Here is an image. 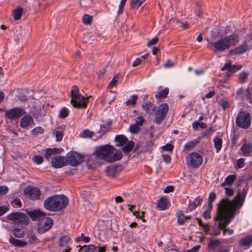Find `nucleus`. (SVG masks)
Wrapping results in <instances>:
<instances>
[{
    "label": "nucleus",
    "mask_w": 252,
    "mask_h": 252,
    "mask_svg": "<svg viewBox=\"0 0 252 252\" xmlns=\"http://www.w3.org/2000/svg\"><path fill=\"white\" fill-rule=\"evenodd\" d=\"M169 89L168 88H163L162 86H160L158 88V92L156 94H168Z\"/></svg>",
    "instance_id": "nucleus-46"
},
{
    "label": "nucleus",
    "mask_w": 252,
    "mask_h": 252,
    "mask_svg": "<svg viewBox=\"0 0 252 252\" xmlns=\"http://www.w3.org/2000/svg\"><path fill=\"white\" fill-rule=\"evenodd\" d=\"M249 75V72L248 71H243L239 74V82L241 83H245L248 78Z\"/></svg>",
    "instance_id": "nucleus-39"
},
{
    "label": "nucleus",
    "mask_w": 252,
    "mask_h": 252,
    "mask_svg": "<svg viewBox=\"0 0 252 252\" xmlns=\"http://www.w3.org/2000/svg\"><path fill=\"white\" fill-rule=\"evenodd\" d=\"M158 41V38L157 36L153 38L152 39L150 40L147 43V46L148 47L151 46L152 45H156Z\"/></svg>",
    "instance_id": "nucleus-56"
},
{
    "label": "nucleus",
    "mask_w": 252,
    "mask_h": 252,
    "mask_svg": "<svg viewBox=\"0 0 252 252\" xmlns=\"http://www.w3.org/2000/svg\"><path fill=\"white\" fill-rule=\"evenodd\" d=\"M117 167L115 166H111L107 167L105 171L107 175L110 177H114L117 174Z\"/></svg>",
    "instance_id": "nucleus-38"
},
{
    "label": "nucleus",
    "mask_w": 252,
    "mask_h": 252,
    "mask_svg": "<svg viewBox=\"0 0 252 252\" xmlns=\"http://www.w3.org/2000/svg\"><path fill=\"white\" fill-rule=\"evenodd\" d=\"M169 110L168 105L166 103L161 104L157 109H155L154 122L157 124H160L166 118Z\"/></svg>",
    "instance_id": "nucleus-6"
},
{
    "label": "nucleus",
    "mask_w": 252,
    "mask_h": 252,
    "mask_svg": "<svg viewBox=\"0 0 252 252\" xmlns=\"http://www.w3.org/2000/svg\"><path fill=\"white\" fill-rule=\"evenodd\" d=\"M61 151H63V150L57 148H47L45 150V157L46 159L49 160L52 158L53 156L56 154L60 153Z\"/></svg>",
    "instance_id": "nucleus-21"
},
{
    "label": "nucleus",
    "mask_w": 252,
    "mask_h": 252,
    "mask_svg": "<svg viewBox=\"0 0 252 252\" xmlns=\"http://www.w3.org/2000/svg\"><path fill=\"white\" fill-rule=\"evenodd\" d=\"M119 78V74H117L116 75H115L113 77L111 81L109 83V87L111 88H113L114 86H115L118 83Z\"/></svg>",
    "instance_id": "nucleus-47"
},
{
    "label": "nucleus",
    "mask_w": 252,
    "mask_h": 252,
    "mask_svg": "<svg viewBox=\"0 0 252 252\" xmlns=\"http://www.w3.org/2000/svg\"><path fill=\"white\" fill-rule=\"evenodd\" d=\"M65 158L63 157H57L53 158L51 163L56 168H60L65 165Z\"/></svg>",
    "instance_id": "nucleus-20"
},
{
    "label": "nucleus",
    "mask_w": 252,
    "mask_h": 252,
    "mask_svg": "<svg viewBox=\"0 0 252 252\" xmlns=\"http://www.w3.org/2000/svg\"><path fill=\"white\" fill-rule=\"evenodd\" d=\"M70 102L74 107L75 108H85L87 105V99L89 97L86 98L83 95H71Z\"/></svg>",
    "instance_id": "nucleus-11"
},
{
    "label": "nucleus",
    "mask_w": 252,
    "mask_h": 252,
    "mask_svg": "<svg viewBox=\"0 0 252 252\" xmlns=\"http://www.w3.org/2000/svg\"><path fill=\"white\" fill-rule=\"evenodd\" d=\"M167 200L165 198H161L158 201V206L160 210H164L167 208Z\"/></svg>",
    "instance_id": "nucleus-37"
},
{
    "label": "nucleus",
    "mask_w": 252,
    "mask_h": 252,
    "mask_svg": "<svg viewBox=\"0 0 252 252\" xmlns=\"http://www.w3.org/2000/svg\"><path fill=\"white\" fill-rule=\"evenodd\" d=\"M26 113L25 110L18 107H15L9 110H7L5 113V117L10 120H15L21 117Z\"/></svg>",
    "instance_id": "nucleus-9"
},
{
    "label": "nucleus",
    "mask_w": 252,
    "mask_h": 252,
    "mask_svg": "<svg viewBox=\"0 0 252 252\" xmlns=\"http://www.w3.org/2000/svg\"><path fill=\"white\" fill-rule=\"evenodd\" d=\"M110 127V124L108 123L101 124L100 125V129L99 131V133L100 134V136L106 133L108 131Z\"/></svg>",
    "instance_id": "nucleus-40"
},
{
    "label": "nucleus",
    "mask_w": 252,
    "mask_h": 252,
    "mask_svg": "<svg viewBox=\"0 0 252 252\" xmlns=\"http://www.w3.org/2000/svg\"><path fill=\"white\" fill-rule=\"evenodd\" d=\"M197 143V141L196 140L189 141L184 145V149L185 150H190L192 148L194 147Z\"/></svg>",
    "instance_id": "nucleus-44"
},
{
    "label": "nucleus",
    "mask_w": 252,
    "mask_h": 252,
    "mask_svg": "<svg viewBox=\"0 0 252 252\" xmlns=\"http://www.w3.org/2000/svg\"><path fill=\"white\" fill-rule=\"evenodd\" d=\"M33 124V120L31 116L25 115L20 121V126L23 128H28Z\"/></svg>",
    "instance_id": "nucleus-18"
},
{
    "label": "nucleus",
    "mask_w": 252,
    "mask_h": 252,
    "mask_svg": "<svg viewBox=\"0 0 252 252\" xmlns=\"http://www.w3.org/2000/svg\"><path fill=\"white\" fill-rule=\"evenodd\" d=\"M239 41V37L237 34L221 37L216 42H210L209 45L213 47L214 52H222L229 48L231 46L235 45Z\"/></svg>",
    "instance_id": "nucleus-3"
},
{
    "label": "nucleus",
    "mask_w": 252,
    "mask_h": 252,
    "mask_svg": "<svg viewBox=\"0 0 252 252\" xmlns=\"http://www.w3.org/2000/svg\"><path fill=\"white\" fill-rule=\"evenodd\" d=\"M202 201V199L199 197L196 198L193 202H189V208L190 210H194L198 206L200 205Z\"/></svg>",
    "instance_id": "nucleus-35"
},
{
    "label": "nucleus",
    "mask_w": 252,
    "mask_h": 252,
    "mask_svg": "<svg viewBox=\"0 0 252 252\" xmlns=\"http://www.w3.org/2000/svg\"><path fill=\"white\" fill-rule=\"evenodd\" d=\"M69 110L66 107H63L60 110L59 117L61 119H64L66 118L69 114Z\"/></svg>",
    "instance_id": "nucleus-42"
},
{
    "label": "nucleus",
    "mask_w": 252,
    "mask_h": 252,
    "mask_svg": "<svg viewBox=\"0 0 252 252\" xmlns=\"http://www.w3.org/2000/svg\"><path fill=\"white\" fill-rule=\"evenodd\" d=\"M134 146V143L133 141H130L128 142L124 147H123L122 150L125 153H128L132 151Z\"/></svg>",
    "instance_id": "nucleus-36"
},
{
    "label": "nucleus",
    "mask_w": 252,
    "mask_h": 252,
    "mask_svg": "<svg viewBox=\"0 0 252 252\" xmlns=\"http://www.w3.org/2000/svg\"><path fill=\"white\" fill-rule=\"evenodd\" d=\"M129 130L133 133H136L139 130L140 128L136 124L131 125L129 126Z\"/></svg>",
    "instance_id": "nucleus-50"
},
{
    "label": "nucleus",
    "mask_w": 252,
    "mask_h": 252,
    "mask_svg": "<svg viewBox=\"0 0 252 252\" xmlns=\"http://www.w3.org/2000/svg\"><path fill=\"white\" fill-rule=\"evenodd\" d=\"M7 218L9 220L16 223L25 224L28 222V218L27 216L22 213L17 212L9 214L7 216Z\"/></svg>",
    "instance_id": "nucleus-8"
},
{
    "label": "nucleus",
    "mask_w": 252,
    "mask_h": 252,
    "mask_svg": "<svg viewBox=\"0 0 252 252\" xmlns=\"http://www.w3.org/2000/svg\"><path fill=\"white\" fill-rule=\"evenodd\" d=\"M65 127V126L63 125L58 127L57 129L54 131L57 141H61L62 140Z\"/></svg>",
    "instance_id": "nucleus-23"
},
{
    "label": "nucleus",
    "mask_w": 252,
    "mask_h": 252,
    "mask_svg": "<svg viewBox=\"0 0 252 252\" xmlns=\"http://www.w3.org/2000/svg\"><path fill=\"white\" fill-rule=\"evenodd\" d=\"M77 241H81L83 240L86 243H88L90 240V238L89 237H85L84 235L82 233L80 237H78L76 239Z\"/></svg>",
    "instance_id": "nucleus-58"
},
{
    "label": "nucleus",
    "mask_w": 252,
    "mask_h": 252,
    "mask_svg": "<svg viewBox=\"0 0 252 252\" xmlns=\"http://www.w3.org/2000/svg\"><path fill=\"white\" fill-rule=\"evenodd\" d=\"M242 67L241 65H232L230 62L226 63L221 67L222 71L226 70V74L228 76L234 73L237 71L240 70Z\"/></svg>",
    "instance_id": "nucleus-14"
},
{
    "label": "nucleus",
    "mask_w": 252,
    "mask_h": 252,
    "mask_svg": "<svg viewBox=\"0 0 252 252\" xmlns=\"http://www.w3.org/2000/svg\"><path fill=\"white\" fill-rule=\"evenodd\" d=\"M237 165L238 168H241L245 166V160L244 158H241L238 160L237 162Z\"/></svg>",
    "instance_id": "nucleus-61"
},
{
    "label": "nucleus",
    "mask_w": 252,
    "mask_h": 252,
    "mask_svg": "<svg viewBox=\"0 0 252 252\" xmlns=\"http://www.w3.org/2000/svg\"><path fill=\"white\" fill-rule=\"evenodd\" d=\"M10 243L16 246L23 247L27 245V243L21 240L16 239L12 236H10L9 239Z\"/></svg>",
    "instance_id": "nucleus-29"
},
{
    "label": "nucleus",
    "mask_w": 252,
    "mask_h": 252,
    "mask_svg": "<svg viewBox=\"0 0 252 252\" xmlns=\"http://www.w3.org/2000/svg\"><path fill=\"white\" fill-rule=\"evenodd\" d=\"M214 147L217 153H219L222 148V140L219 137H216L214 139Z\"/></svg>",
    "instance_id": "nucleus-31"
},
{
    "label": "nucleus",
    "mask_w": 252,
    "mask_h": 252,
    "mask_svg": "<svg viewBox=\"0 0 252 252\" xmlns=\"http://www.w3.org/2000/svg\"><path fill=\"white\" fill-rule=\"evenodd\" d=\"M68 204V200L64 195H53L45 200L44 206L50 211L55 212L64 208Z\"/></svg>",
    "instance_id": "nucleus-4"
},
{
    "label": "nucleus",
    "mask_w": 252,
    "mask_h": 252,
    "mask_svg": "<svg viewBox=\"0 0 252 252\" xmlns=\"http://www.w3.org/2000/svg\"><path fill=\"white\" fill-rule=\"evenodd\" d=\"M115 149L113 146L109 144L98 146L95 148L94 155L99 159L113 162L121 159L123 157L122 152L119 150L114 152Z\"/></svg>",
    "instance_id": "nucleus-2"
},
{
    "label": "nucleus",
    "mask_w": 252,
    "mask_h": 252,
    "mask_svg": "<svg viewBox=\"0 0 252 252\" xmlns=\"http://www.w3.org/2000/svg\"><path fill=\"white\" fill-rule=\"evenodd\" d=\"M248 190V187L246 186L233 200L230 201L227 198H224L221 200L218 204L217 215L215 219L216 220L219 221V227L223 230V235L227 232L230 235L233 233V230L226 229L225 227L234 218L236 210L242 207Z\"/></svg>",
    "instance_id": "nucleus-1"
},
{
    "label": "nucleus",
    "mask_w": 252,
    "mask_h": 252,
    "mask_svg": "<svg viewBox=\"0 0 252 252\" xmlns=\"http://www.w3.org/2000/svg\"><path fill=\"white\" fill-rule=\"evenodd\" d=\"M93 19L92 16L88 14H85L82 17V21L84 24L86 25L90 24Z\"/></svg>",
    "instance_id": "nucleus-43"
},
{
    "label": "nucleus",
    "mask_w": 252,
    "mask_h": 252,
    "mask_svg": "<svg viewBox=\"0 0 252 252\" xmlns=\"http://www.w3.org/2000/svg\"><path fill=\"white\" fill-rule=\"evenodd\" d=\"M251 123L250 114L247 111H240L236 119V124L240 127L247 129Z\"/></svg>",
    "instance_id": "nucleus-5"
},
{
    "label": "nucleus",
    "mask_w": 252,
    "mask_h": 252,
    "mask_svg": "<svg viewBox=\"0 0 252 252\" xmlns=\"http://www.w3.org/2000/svg\"><path fill=\"white\" fill-rule=\"evenodd\" d=\"M53 220L50 217H45L39 224L38 229L39 233H43L49 230L53 226Z\"/></svg>",
    "instance_id": "nucleus-13"
},
{
    "label": "nucleus",
    "mask_w": 252,
    "mask_h": 252,
    "mask_svg": "<svg viewBox=\"0 0 252 252\" xmlns=\"http://www.w3.org/2000/svg\"><path fill=\"white\" fill-rule=\"evenodd\" d=\"M252 243V236L247 235L239 242V245L240 247H249Z\"/></svg>",
    "instance_id": "nucleus-22"
},
{
    "label": "nucleus",
    "mask_w": 252,
    "mask_h": 252,
    "mask_svg": "<svg viewBox=\"0 0 252 252\" xmlns=\"http://www.w3.org/2000/svg\"><path fill=\"white\" fill-rule=\"evenodd\" d=\"M219 103L224 110H225L226 108H228L229 107V104L228 102L224 99L220 100Z\"/></svg>",
    "instance_id": "nucleus-52"
},
{
    "label": "nucleus",
    "mask_w": 252,
    "mask_h": 252,
    "mask_svg": "<svg viewBox=\"0 0 252 252\" xmlns=\"http://www.w3.org/2000/svg\"><path fill=\"white\" fill-rule=\"evenodd\" d=\"M225 193L227 196H231L234 194V190L232 189L225 188Z\"/></svg>",
    "instance_id": "nucleus-62"
},
{
    "label": "nucleus",
    "mask_w": 252,
    "mask_h": 252,
    "mask_svg": "<svg viewBox=\"0 0 252 252\" xmlns=\"http://www.w3.org/2000/svg\"><path fill=\"white\" fill-rule=\"evenodd\" d=\"M25 195L30 199L36 200L40 198V190L35 187L27 188L24 190Z\"/></svg>",
    "instance_id": "nucleus-12"
},
{
    "label": "nucleus",
    "mask_w": 252,
    "mask_h": 252,
    "mask_svg": "<svg viewBox=\"0 0 252 252\" xmlns=\"http://www.w3.org/2000/svg\"><path fill=\"white\" fill-rule=\"evenodd\" d=\"M70 238L67 235L63 236L59 239V245L61 247H66L67 244L70 243Z\"/></svg>",
    "instance_id": "nucleus-32"
},
{
    "label": "nucleus",
    "mask_w": 252,
    "mask_h": 252,
    "mask_svg": "<svg viewBox=\"0 0 252 252\" xmlns=\"http://www.w3.org/2000/svg\"><path fill=\"white\" fill-rule=\"evenodd\" d=\"M78 247L80 248L79 251L80 252H97V247L93 245Z\"/></svg>",
    "instance_id": "nucleus-24"
},
{
    "label": "nucleus",
    "mask_w": 252,
    "mask_h": 252,
    "mask_svg": "<svg viewBox=\"0 0 252 252\" xmlns=\"http://www.w3.org/2000/svg\"><path fill=\"white\" fill-rule=\"evenodd\" d=\"M146 0H131L130 7L133 9H137Z\"/></svg>",
    "instance_id": "nucleus-33"
},
{
    "label": "nucleus",
    "mask_w": 252,
    "mask_h": 252,
    "mask_svg": "<svg viewBox=\"0 0 252 252\" xmlns=\"http://www.w3.org/2000/svg\"><path fill=\"white\" fill-rule=\"evenodd\" d=\"M126 1V0H121L120 4L119 5V9L118 11V15H121L123 13Z\"/></svg>",
    "instance_id": "nucleus-51"
},
{
    "label": "nucleus",
    "mask_w": 252,
    "mask_h": 252,
    "mask_svg": "<svg viewBox=\"0 0 252 252\" xmlns=\"http://www.w3.org/2000/svg\"><path fill=\"white\" fill-rule=\"evenodd\" d=\"M178 218V222L180 225H182L188 220L191 218L190 216H185L182 212H178L176 214Z\"/></svg>",
    "instance_id": "nucleus-25"
},
{
    "label": "nucleus",
    "mask_w": 252,
    "mask_h": 252,
    "mask_svg": "<svg viewBox=\"0 0 252 252\" xmlns=\"http://www.w3.org/2000/svg\"><path fill=\"white\" fill-rule=\"evenodd\" d=\"M127 138L124 135H120L115 137V141L117 143V146H122L127 142Z\"/></svg>",
    "instance_id": "nucleus-26"
},
{
    "label": "nucleus",
    "mask_w": 252,
    "mask_h": 252,
    "mask_svg": "<svg viewBox=\"0 0 252 252\" xmlns=\"http://www.w3.org/2000/svg\"><path fill=\"white\" fill-rule=\"evenodd\" d=\"M28 241L31 244L36 243L38 241L37 238L34 235H29L28 236Z\"/></svg>",
    "instance_id": "nucleus-53"
},
{
    "label": "nucleus",
    "mask_w": 252,
    "mask_h": 252,
    "mask_svg": "<svg viewBox=\"0 0 252 252\" xmlns=\"http://www.w3.org/2000/svg\"><path fill=\"white\" fill-rule=\"evenodd\" d=\"M174 146L173 145L170 144H167L165 145L162 146V149L164 151H172L173 149Z\"/></svg>",
    "instance_id": "nucleus-60"
},
{
    "label": "nucleus",
    "mask_w": 252,
    "mask_h": 252,
    "mask_svg": "<svg viewBox=\"0 0 252 252\" xmlns=\"http://www.w3.org/2000/svg\"><path fill=\"white\" fill-rule=\"evenodd\" d=\"M248 49V44L246 41L235 48L234 49L230 50L229 51V54L230 55H241L245 53Z\"/></svg>",
    "instance_id": "nucleus-17"
},
{
    "label": "nucleus",
    "mask_w": 252,
    "mask_h": 252,
    "mask_svg": "<svg viewBox=\"0 0 252 252\" xmlns=\"http://www.w3.org/2000/svg\"><path fill=\"white\" fill-rule=\"evenodd\" d=\"M33 159L34 162L38 164H41L43 162V157L41 156L35 155Z\"/></svg>",
    "instance_id": "nucleus-55"
},
{
    "label": "nucleus",
    "mask_w": 252,
    "mask_h": 252,
    "mask_svg": "<svg viewBox=\"0 0 252 252\" xmlns=\"http://www.w3.org/2000/svg\"><path fill=\"white\" fill-rule=\"evenodd\" d=\"M137 99V95H133L131 99L128 100L126 102V104L127 106L132 105L134 106L136 104V101Z\"/></svg>",
    "instance_id": "nucleus-49"
},
{
    "label": "nucleus",
    "mask_w": 252,
    "mask_h": 252,
    "mask_svg": "<svg viewBox=\"0 0 252 252\" xmlns=\"http://www.w3.org/2000/svg\"><path fill=\"white\" fill-rule=\"evenodd\" d=\"M24 9L22 7H18L13 11V18L15 21L20 20L21 18Z\"/></svg>",
    "instance_id": "nucleus-30"
},
{
    "label": "nucleus",
    "mask_w": 252,
    "mask_h": 252,
    "mask_svg": "<svg viewBox=\"0 0 252 252\" xmlns=\"http://www.w3.org/2000/svg\"><path fill=\"white\" fill-rule=\"evenodd\" d=\"M8 188L5 186H0V195H4L7 193Z\"/></svg>",
    "instance_id": "nucleus-57"
},
{
    "label": "nucleus",
    "mask_w": 252,
    "mask_h": 252,
    "mask_svg": "<svg viewBox=\"0 0 252 252\" xmlns=\"http://www.w3.org/2000/svg\"><path fill=\"white\" fill-rule=\"evenodd\" d=\"M24 231L23 229L16 228L13 230V235L18 238H21L23 236Z\"/></svg>",
    "instance_id": "nucleus-48"
},
{
    "label": "nucleus",
    "mask_w": 252,
    "mask_h": 252,
    "mask_svg": "<svg viewBox=\"0 0 252 252\" xmlns=\"http://www.w3.org/2000/svg\"><path fill=\"white\" fill-rule=\"evenodd\" d=\"M142 107L146 112L151 114L154 112V110L156 109L155 105L150 102L145 103L142 105Z\"/></svg>",
    "instance_id": "nucleus-27"
},
{
    "label": "nucleus",
    "mask_w": 252,
    "mask_h": 252,
    "mask_svg": "<svg viewBox=\"0 0 252 252\" xmlns=\"http://www.w3.org/2000/svg\"><path fill=\"white\" fill-rule=\"evenodd\" d=\"M28 214L33 221H42V220L46 217L45 213L39 210L28 211Z\"/></svg>",
    "instance_id": "nucleus-15"
},
{
    "label": "nucleus",
    "mask_w": 252,
    "mask_h": 252,
    "mask_svg": "<svg viewBox=\"0 0 252 252\" xmlns=\"http://www.w3.org/2000/svg\"><path fill=\"white\" fill-rule=\"evenodd\" d=\"M94 133L91 131L89 129H86L85 130H83L81 133L80 134V136L82 138H91L94 135Z\"/></svg>",
    "instance_id": "nucleus-41"
},
{
    "label": "nucleus",
    "mask_w": 252,
    "mask_h": 252,
    "mask_svg": "<svg viewBox=\"0 0 252 252\" xmlns=\"http://www.w3.org/2000/svg\"><path fill=\"white\" fill-rule=\"evenodd\" d=\"M236 176L235 175H230L228 176L225 179L224 182L221 184V187H224L226 185L231 186L236 180Z\"/></svg>",
    "instance_id": "nucleus-28"
},
{
    "label": "nucleus",
    "mask_w": 252,
    "mask_h": 252,
    "mask_svg": "<svg viewBox=\"0 0 252 252\" xmlns=\"http://www.w3.org/2000/svg\"><path fill=\"white\" fill-rule=\"evenodd\" d=\"M211 211L209 210L206 209V210L203 213L202 216H203V218L205 219H210L211 218V216H210Z\"/></svg>",
    "instance_id": "nucleus-63"
},
{
    "label": "nucleus",
    "mask_w": 252,
    "mask_h": 252,
    "mask_svg": "<svg viewBox=\"0 0 252 252\" xmlns=\"http://www.w3.org/2000/svg\"><path fill=\"white\" fill-rule=\"evenodd\" d=\"M174 63L170 60H167L166 63L164 64V67L165 68L171 67L174 65Z\"/></svg>",
    "instance_id": "nucleus-64"
},
{
    "label": "nucleus",
    "mask_w": 252,
    "mask_h": 252,
    "mask_svg": "<svg viewBox=\"0 0 252 252\" xmlns=\"http://www.w3.org/2000/svg\"><path fill=\"white\" fill-rule=\"evenodd\" d=\"M240 150L242 152L243 155L245 157L250 156L252 152V143L246 142V140L242 145Z\"/></svg>",
    "instance_id": "nucleus-19"
},
{
    "label": "nucleus",
    "mask_w": 252,
    "mask_h": 252,
    "mask_svg": "<svg viewBox=\"0 0 252 252\" xmlns=\"http://www.w3.org/2000/svg\"><path fill=\"white\" fill-rule=\"evenodd\" d=\"M83 157L77 153H71L67 155L66 161L71 165L76 166L83 161Z\"/></svg>",
    "instance_id": "nucleus-10"
},
{
    "label": "nucleus",
    "mask_w": 252,
    "mask_h": 252,
    "mask_svg": "<svg viewBox=\"0 0 252 252\" xmlns=\"http://www.w3.org/2000/svg\"><path fill=\"white\" fill-rule=\"evenodd\" d=\"M221 243L219 239L210 238L208 244V249L209 252H216L218 248H220Z\"/></svg>",
    "instance_id": "nucleus-16"
},
{
    "label": "nucleus",
    "mask_w": 252,
    "mask_h": 252,
    "mask_svg": "<svg viewBox=\"0 0 252 252\" xmlns=\"http://www.w3.org/2000/svg\"><path fill=\"white\" fill-rule=\"evenodd\" d=\"M44 128L41 126H37L33 129L32 133L34 136H36L38 134H42L44 132Z\"/></svg>",
    "instance_id": "nucleus-45"
},
{
    "label": "nucleus",
    "mask_w": 252,
    "mask_h": 252,
    "mask_svg": "<svg viewBox=\"0 0 252 252\" xmlns=\"http://www.w3.org/2000/svg\"><path fill=\"white\" fill-rule=\"evenodd\" d=\"M11 93H15L18 94H25L34 93L32 90H30L27 88H21L13 90Z\"/></svg>",
    "instance_id": "nucleus-34"
},
{
    "label": "nucleus",
    "mask_w": 252,
    "mask_h": 252,
    "mask_svg": "<svg viewBox=\"0 0 252 252\" xmlns=\"http://www.w3.org/2000/svg\"><path fill=\"white\" fill-rule=\"evenodd\" d=\"M9 210L8 206H0V216L3 215L6 213Z\"/></svg>",
    "instance_id": "nucleus-59"
},
{
    "label": "nucleus",
    "mask_w": 252,
    "mask_h": 252,
    "mask_svg": "<svg viewBox=\"0 0 252 252\" xmlns=\"http://www.w3.org/2000/svg\"><path fill=\"white\" fill-rule=\"evenodd\" d=\"M187 164L194 168H198L203 162L202 157L196 152L189 154L186 158Z\"/></svg>",
    "instance_id": "nucleus-7"
},
{
    "label": "nucleus",
    "mask_w": 252,
    "mask_h": 252,
    "mask_svg": "<svg viewBox=\"0 0 252 252\" xmlns=\"http://www.w3.org/2000/svg\"><path fill=\"white\" fill-rule=\"evenodd\" d=\"M70 94H81V93L79 92L78 87L74 85L72 86L70 91Z\"/></svg>",
    "instance_id": "nucleus-54"
}]
</instances>
